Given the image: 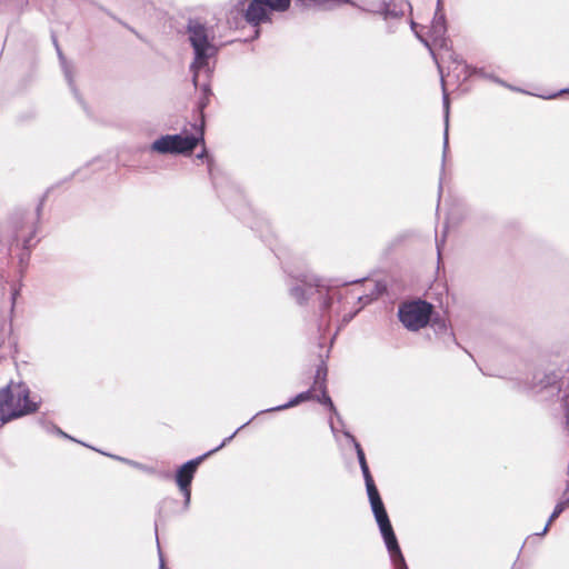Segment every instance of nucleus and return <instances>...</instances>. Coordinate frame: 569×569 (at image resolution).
Instances as JSON below:
<instances>
[{
  "mask_svg": "<svg viewBox=\"0 0 569 569\" xmlns=\"http://www.w3.org/2000/svg\"><path fill=\"white\" fill-rule=\"evenodd\" d=\"M432 309V306L426 301H409L399 307L398 317L408 330L418 331L428 325Z\"/></svg>",
  "mask_w": 569,
  "mask_h": 569,
  "instance_id": "20e7f679",
  "label": "nucleus"
},
{
  "mask_svg": "<svg viewBox=\"0 0 569 569\" xmlns=\"http://www.w3.org/2000/svg\"><path fill=\"white\" fill-rule=\"evenodd\" d=\"M326 376H327L326 367L320 366L317 369L312 387H313V390H318L321 393V398H318V402L328 406L329 409L339 418V413L337 412L335 405L331 401V398L327 395Z\"/></svg>",
  "mask_w": 569,
  "mask_h": 569,
  "instance_id": "0eeeda50",
  "label": "nucleus"
},
{
  "mask_svg": "<svg viewBox=\"0 0 569 569\" xmlns=\"http://www.w3.org/2000/svg\"><path fill=\"white\" fill-rule=\"evenodd\" d=\"M199 138L182 134H166L154 140L150 150L160 154L190 153L197 147Z\"/></svg>",
  "mask_w": 569,
  "mask_h": 569,
  "instance_id": "39448f33",
  "label": "nucleus"
},
{
  "mask_svg": "<svg viewBox=\"0 0 569 569\" xmlns=\"http://www.w3.org/2000/svg\"><path fill=\"white\" fill-rule=\"evenodd\" d=\"M440 72H441V83H442V90H443V106H445V110H446V131H445V142H443V157H446L447 149H448L449 97H448V93L446 92V88H445V77H443L441 70H440Z\"/></svg>",
  "mask_w": 569,
  "mask_h": 569,
  "instance_id": "ddd939ff",
  "label": "nucleus"
},
{
  "mask_svg": "<svg viewBox=\"0 0 569 569\" xmlns=\"http://www.w3.org/2000/svg\"><path fill=\"white\" fill-rule=\"evenodd\" d=\"M569 506V486L565 489L562 493V500L559 501L553 512L551 513L547 525L545 526L543 530L539 533L540 536H543L548 532L550 525L560 516V513Z\"/></svg>",
  "mask_w": 569,
  "mask_h": 569,
  "instance_id": "f8f14e48",
  "label": "nucleus"
},
{
  "mask_svg": "<svg viewBox=\"0 0 569 569\" xmlns=\"http://www.w3.org/2000/svg\"><path fill=\"white\" fill-rule=\"evenodd\" d=\"M301 283L306 287V289H302L300 286H297L291 289L292 297L299 302L302 303L307 300V291H310L312 288H321L322 284L320 283V279H318L315 276H303L302 279H300Z\"/></svg>",
  "mask_w": 569,
  "mask_h": 569,
  "instance_id": "9d476101",
  "label": "nucleus"
},
{
  "mask_svg": "<svg viewBox=\"0 0 569 569\" xmlns=\"http://www.w3.org/2000/svg\"><path fill=\"white\" fill-rule=\"evenodd\" d=\"M197 157H198L199 159H202V158L207 157V152H206V150H203V151H202L201 153H199Z\"/></svg>",
  "mask_w": 569,
  "mask_h": 569,
  "instance_id": "a211bd4d",
  "label": "nucleus"
},
{
  "mask_svg": "<svg viewBox=\"0 0 569 569\" xmlns=\"http://www.w3.org/2000/svg\"><path fill=\"white\" fill-rule=\"evenodd\" d=\"M59 433H61V435H62V437H67V435H66V433H63V432H62V431H60V430H59Z\"/></svg>",
  "mask_w": 569,
  "mask_h": 569,
  "instance_id": "aec40b11",
  "label": "nucleus"
},
{
  "mask_svg": "<svg viewBox=\"0 0 569 569\" xmlns=\"http://www.w3.org/2000/svg\"><path fill=\"white\" fill-rule=\"evenodd\" d=\"M317 391L318 390H313V387H311V389H309L308 391H305V392H301V393L297 395L289 402H287L284 405H281V406H278V407H274V408H271V409H268L267 411L284 410V409L292 408L295 406H298L301 402L309 401V400H317L318 401V398H321V395L318 396Z\"/></svg>",
  "mask_w": 569,
  "mask_h": 569,
  "instance_id": "9b49d317",
  "label": "nucleus"
},
{
  "mask_svg": "<svg viewBox=\"0 0 569 569\" xmlns=\"http://www.w3.org/2000/svg\"><path fill=\"white\" fill-rule=\"evenodd\" d=\"M450 66L448 76L456 77L457 82L466 81L471 77V68L466 64L456 53H449Z\"/></svg>",
  "mask_w": 569,
  "mask_h": 569,
  "instance_id": "1a4fd4ad",
  "label": "nucleus"
},
{
  "mask_svg": "<svg viewBox=\"0 0 569 569\" xmlns=\"http://www.w3.org/2000/svg\"><path fill=\"white\" fill-rule=\"evenodd\" d=\"M447 32L446 17L442 11V2L438 0L436 13L431 23L430 33L435 42H445V34Z\"/></svg>",
  "mask_w": 569,
  "mask_h": 569,
  "instance_id": "6e6552de",
  "label": "nucleus"
},
{
  "mask_svg": "<svg viewBox=\"0 0 569 569\" xmlns=\"http://www.w3.org/2000/svg\"><path fill=\"white\" fill-rule=\"evenodd\" d=\"M37 408L38 403L30 399V391L23 383L11 382L0 390L1 423L31 413Z\"/></svg>",
  "mask_w": 569,
  "mask_h": 569,
  "instance_id": "7ed1b4c3",
  "label": "nucleus"
},
{
  "mask_svg": "<svg viewBox=\"0 0 569 569\" xmlns=\"http://www.w3.org/2000/svg\"><path fill=\"white\" fill-rule=\"evenodd\" d=\"M330 303H331V299L330 298H325L323 301H322V308L323 309L329 308Z\"/></svg>",
  "mask_w": 569,
  "mask_h": 569,
  "instance_id": "f3484780",
  "label": "nucleus"
},
{
  "mask_svg": "<svg viewBox=\"0 0 569 569\" xmlns=\"http://www.w3.org/2000/svg\"><path fill=\"white\" fill-rule=\"evenodd\" d=\"M244 426H247V423H244L243 426H241L234 433H232L230 437L226 438L220 446H218L217 448L208 451L207 453H204L203 456L197 458V459H193V460H190L188 462H186L184 465H182L179 470L177 471V476H176V479H177V483L180 488V490L182 491V493L184 495V498H186V503H189L190 501V483L192 481V478H193V475L199 466V463L206 459L207 457L211 456L212 453L217 452L218 450H220L221 448H223L229 441L232 440V438L236 436V433L242 429Z\"/></svg>",
  "mask_w": 569,
  "mask_h": 569,
  "instance_id": "423d86ee",
  "label": "nucleus"
},
{
  "mask_svg": "<svg viewBox=\"0 0 569 569\" xmlns=\"http://www.w3.org/2000/svg\"><path fill=\"white\" fill-rule=\"evenodd\" d=\"M375 292L372 293V298L371 299H375L377 298L378 296H380L385 290H386V287L380 284V283H376L375 284Z\"/></svg>",
  "mask_w": 569,
  "mask_h": 569,
  "instance_id": "4468645a",
  "label": "nucleus"
},
{
  "mask_svg": "<svg viewBox=\"0 0 569 569\" xmlns=\"http://www.w3.org/2000/svg\"><path fill=\"white\" fill-rule=\"evenodd\" d=\"M189 41L194 51V60L191 64L193 73V83L197 87L200 72H210L209 59L217 52L213 43V34L210 30L198 20H190L188 24Z\"/></svg>",
  "mask_w": 569,
  "mask_h": 569,
  "instance_id": "f03ea898",
  "label": "nucleus"
},
{
  "mask_svg": "<svg viewBox=\"0 0 569 569\" xmlns=\"http://www.w3.org/2000/svg\"><path fill=\"white\" fill-rule=\"evenodd\" d=\"M343 435L352 442L357 457L359 460V465L366 481V488L368 492V497L370 500V505L375 515V518L378 522L380 532L383 537L385 543L387 546V549L390 553L391 560L396 567V569H408L405 562V558L400 551L397 538L395 536L392 526L390 523L389 517L387 515V511L385 509V506L382 503V500L379 496V492L377 490V487L373 482V479L371 477V473L369 471L365 452L359 445V442L356 440V438L349 432L343 431Z\"/></svg>",
  "mask_w": 569,
  "mask_h": 569,
  "instance_id": "f257e3e1",
  "label": "nucleus"
},
{
  "mask_svg": "<svg viewBox=\"0 0 569 569\" xmlns=\"http://www.w3.org/2000/svg\"><path fill=\"white\" fill-rule=\"evenodd\" d=\"M472 74H477V76H480L483 78H489V74H487L483 69L471 68V76Z\"/></svg>",
  "mask_w": 569,
  "mask_h": 569,
  "instance_id": "dca6fc26",
  "label": "nucleus"
},
{
  "mask_svg": "<svg viewBox=\"0 0 569 569\" xmlns=\"http://www.w3.org/2000/svg\"><path fill=\"white\" fill-rule=\"evenodd\" d=\"M330 428H331V431L333 432V435H336V428L333 427L332 421H330Z\"/></svg>",
  "mask_w": 569,
  "mask_h": 569,
  "instance_id": "6ab92c4d",
  "label": "nucleus"
},
{
  "mask_svg": "<svg viewBox=\"0 0 569 569\" xmlns=\"http://www.w3.org/2000/svg\"><path fill=\"white\" fill-rule=\"evenodd\" d=\"M416 27H417V24H416L415 22H411V28H412V30L415 31L416 36L420 39V41H421L426 47L430 48L429 42H428L425 38H422V37L419 34V32L416 30Z\"/></svg>",
  "mask_w": 569,
  "mask_h": 569,
  "instance_id": "2eb2a0df",
  "label": "nucleus"
}]
</instances>
